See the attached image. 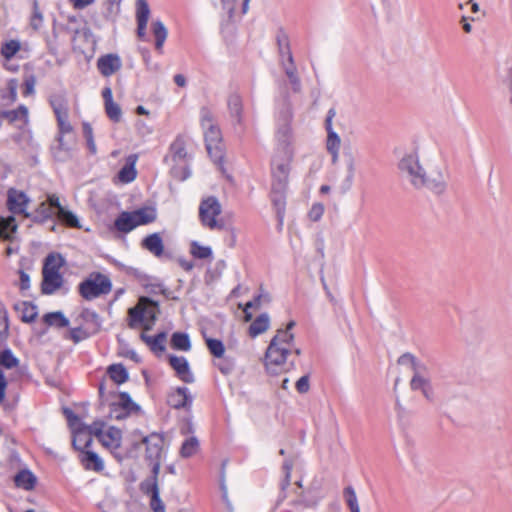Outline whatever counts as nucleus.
Listing matches in <instances>:
<instances>
[{"label":"nucleus","mask_w":512,"mask_h":512,"mask_svg":"<svg viewBox=\"0 0 512 512\" xmlns=\"http://www.w3.org/2000/svg\"><path fill=\"white\" fill-rule=\"evenodd\" d=\"M122 66L121 59L118 55L108 54L102 56L97 61V67L103 76H111L120 70Z\"/></svg>","instance_id":"obj_17"},{"label":"nucleus","mask_w":512,"mask_h":512,"mask_svg":"<svg viewBox=\"0 0 512 512\" xmlns=\"http://www.w3.org/2000/svg\"><path fill=\"white\" fill-rule=\"evenodd\" d=\"M344 497L351 512L360 510L355 490L351 486L344 489Z\"/></svg>","instance_id":"obj_48"},{"label":"nucleus","mask_w":512,"mask_h":512,"mask_svg":"<svg viewBox=\"0 0 512 512\" xmlns=\"http://www.w3.org/2000/svg\"><path fill=\"white\" fill-rule=\"evenodd\" d=\"M18 225L15 217L10 215L0 218V239L5 241H12L13 235L17 231Z\"/></svg>","instance_id":"obj_21"},{"label":"nucleus","mask_w":512,"mask_h":512,"mask_svg":"<svg viewBox=\"0 0 512 512\" xmlns=\"http://www.w3.org/2000/svg\"><path fill=\"white\" fill-rule=\"evenodd\" d=\"M140 338L145 342L153 352H163L165 350L166 333L161 332L155 336H149L144 332L141 333Z\"/></svg>","instance_id":"obj_26"},{"label":"nucleus","mask_w":512,"mask_h":512,"mask_svg":"<svg viewBox=\"0 0 512 512\" xmlns=\"http://www.w3.org/2000/svg\"><path fill=\"white\" fill-rule=\"evenodd\" d=\"M397 362L400 365H409L411 370L417 369L422 364L410 353L401 355Z\"/></svg>","instance_id":"obj_52"},{"label":"nucleus","mask_w":512,"mask_h":512,"mask_svg":"<svg viewBox=\"0 0 512 512\" xmlns=\"http://www.w3.org/2000/svg\"><path fill=\"white\" fill-rule=\"evenodd\" d=\"M92 437L86 432L85 429H79L74 432L73 446L77 450H83L90 446Z\"/></svg>","instance_id":"obj_35"},{"label":"nucleus","mask_w":512,"mask_h":512,"mask_svg":"<svg viewBox=\"0 0 512 512\" xmlns=\"http://www.w3.org/2000/svg\"><path fill=\"white\" fill-rule=\"evenodd\" d=\"M29 217L32 221L36 223H44L45 221L51 219L55 212L52 210V207L47 204V202H41L36 210L33 213H30Z\"/></svg>","instance_id":"obj_31"},{"label":"nucleus","mask_w":512,"mask_h":512,"mask_svg":"<svg viewBox=\"0 0 512 512\" xmlns=\"http://www.w3.org/2000/svg\"><path fill=\"white\" fill-rule=\"evenodd\" d=\"M0 365L6 369H12L19 365V360L10 349H5L0 353Z\"/></svg>","instance_id":"obj_42"},{"label":"nucleus","mask_w":512,"mask_h":512,"mask_svg":"<svg viewBox=\"0 0 512 512\" xmlns=\"http://www.w3.org/2000/svg\"><path fill=\"white\" fill-rule=\"evenodd\" d=\"M0 119L6 120L17 129H24L28 124V109L21 105L15 110L0 111Z\"/></svg>","instance_id":"obj_12"},{"label":"nucleus","mask_w":512,"mask_h":512,"mask_svg":"<svg viewBox=\"0 0 512 512\" xmlns=\"http://www.w3.org/2000/svg\"><path fill=\"white\" fill-rule=\"evenodd\" d=\"M136 226L146 225L156 220V210L152 207H143L132 211Z\"/></svg>","instance_id":"obj_23"},{"label":"nucleus","mask_w":512,"mask_h":512,"mask_svg":"<svg viewBox=\"0 0 512 512\" xmlns=\"http://www.w3.org/2000/svg\"><path fill=\"white\" fill-rule=\"evenodd\" d=\"M324 213V206L320 203L314 204L309 211V218L318 221Z\"/></svg>","instance_id":"obj_57"},{"label":"nucleus","mask_w":512,"mask_h":512,"mask_svg":"<svg viewBox=\"0 0 512 512\" xmlns=\"http://www.w3.org/2000/svg\"><path fill=\"white\" fill-rule=\"evenodd\" d=\"M171 345L174 349L181 351H189L191 349L190 339L186 333H174L171 338Z\"/></svg>","instance_id":"obj_36"},{"label":"nucleus","mask_w":512,"mask_h":512,"mask_svg":"<svg viewBox=\"0 0 512 512\" xmlns=\"http://www.w3.org/2000/svg\"><path fill=\"white\" fill-rule=\"evenodd\" d=\"M104 423L101 421H95L90 426L85 427L84 429L90 435H95L98 439L104 433L103 431Z\"/></svg>","instance_id":"obj_54"},{"label":"nucleus","mask_w":512,"mask_h":512,"mask_svg":"<svg viewBox=\"0 0 512 512\" xmlns=\"http://www.w3.org/2000/svg\"><path fill=\"white\" fill-rule=\"evenodd\" d=\"M170 154L174 162H184L187 158L186 144L183 137L178 136L170 146Z\"/></svg>","instance_id":"obj_29"},{"label":"nucleus","mask_w":512,"mask_h":512,"mask_svg":"<svg viewBox=\"0 0 512 512\" xmlns=\"http://www.w3.org/2000/svg\"><path fill=\"white\" fill-rule=\"evenodd\" d=\"M281 69L283 70L287 80L291 86V89L294 93H300L302 91V83L300 76L298 74L297 66L294 62L283 63L281 64Z\"/></svg>","instance_id":"obj_18"},{"label":"nucleus","mask_w":512,"mask_h":512,"mask_svg":"<svg viewBox=\"0 0 512 512\" xmlns=\"http://www.w3.org/2000/svg\"><path fill=\"white\" fill-rule=\"evenodd\" d=\"M151 466H152V475L150 478L144 480L141 484H140V488H149V486L155 482V484H158V475H159V472H160V467H161V460H155V461H149Z\"/></svg>","instance_id":"obj_47"},{"label":"nucleus","mask_w":512,"mask_h":512,"mask_svg":"<svg viewBox=\"0 0 512 512\" xmlns=\"http://www.w3.org/2000/svg\"><path fill=\"white\" fill-rule=\"evenodd\" d=\"M114 226L118 231L123 233H128L137 227L132 212H122L116 218Z\"/></svg>","instance_id":"obj_28"},{"label":"nucleus","mask_w":512,"mask_h":512,"mask_svg":"<svg viewBox=\"0 0 512 512\" xmlns=\"http://www.w3.org/2000/svg\"><path fill=\"white\" fill-rule=\"evenodd\" d=\"M69 335H70V339L73 340V342H75V343H78L87 338V333L80 327L72 328L69 331Z\"/></svg>","instance_id":"obj_58"},{"label":"nucleus","mask_w":512,"mask_h":512,"mask_svg":"<svg viewBox=\"0 0 512 512\" xmlns=\"http://www.w3.org/2000/svg\"><path fill=\"white\" fill-rule=\"evenodd\" d=\"M206 345L210 353L216 358H222L225 353V347L221 340L206 338Z\"/></svg>","instance_id":"obj_43"},{"label":"nucleus","mask_w":512,"mask_h":512,"mask_svg":"<svg viewBox=\"0 0 512 512\" xmlns=\"http://www.w3.org/2000/svg\"><path fill=\"white\" fill-rule=\"evenodd\" d=\"M295 325L294 321H290L286 329H279L272 338L265 354V366L268 372L276 374L285 364L287 354L291 352L294 341V335L290 330Z\"/></svg>","instance_id":"obj_2"},{"label":"nucleus","mask_w":512,"mask_h":512,"mask_svg":"<svg viewBox=\"0 0 512 512\" xmlns=\"http://www.w3.org/2000/svg\"><path fill=\"white\" fill-rule=\"evenodd\" d=\"M169 363L176 371L177 376L185 383H192L194 376L190 371L189 363L183 356H170Z\"/></svg>","instance_id":"obj_16"},{"label":"nucleus","mask_w":512,"mask_h":512,"mask_svg":"<svg viewBox=\"0 0 512 512\" xmlns=\"http://www.w3.org/2000/svg\"><path fill=\"white\" fill-rule=\"evenodd\" d=\"M114 405L119 406L129 412L134 409H138V406L132 401L129 394L126 392H122L119 394V402Z\"/></svg>","instance_id":"obj_51"},{"label":"nucleus","mask_w":512,"mask_h":512,"mask_svg":"<svg viewBox=\"0 0 512 512\" xmlns=\"http://www.w3.org/2000/svg\"><path fill=\"white\" fill-rule=\"evenodd\" d=\"M141 491L144 494H147L150 496V498H151L150 505L154 512H164L165 511L164 504L160 499V495H159L160 492H159L158 484H155V482H153L149 486V488H141Z\"/></svg>","instance_id":"obj_25"},{"label":"nucleus","mask_w":512,"mask_h":512,"mask_svg":"<svg viewBox=\"0 0 512 512\" xmlns=\"http://www.w3.org/2000/svg\"><path fill=\"white\" fill-rule=\"evenodd\" d=\"M262 298H263V295H258L257 297L254 298L253 301H249L245 305L244 312L246 314L245 315V320L246 321H250L251 318H252V315L250 313H248V309L259 306Z\"/></svg>","instance_id":"obj_63"},{"label":"nucleus","mask_w":512,"mask_h":512,"mask_svg":"<svg viewBox=\"0 0 512 512\" xmlns=\"http://www.w3.org/2000/svg\"><path fill=\"white\" fill-rule=\"evenodd\" d=\"M199 447V442L196 437L192 436L187 438L181 446L180 455L183 458H188L194 455Z\"/></svg>","instance_id":"obj_41"},{"label":"nucleus","mask_w":512,"mask_h":512,"mask_svg":"<svg viewBox=\"0 0 512 512\" xmlns=\"http://www.w3.org/2000/svg\"><path fill=\"white\" fill-rule=\"evenodd\" d=\"M167 403L175 409L189 408L192 404V396L188 388L178 387L168 394Z\"/></svg>","instance_id":"obj_15"},{"label":"nucleus","mask_w":512,"mask_h":512,"mask_svg":"<svg viewBox=\"0 0 512 512\" xmlns=\"http://www.w3.org/2000/svg\"><path fill=\"white\" fill-rule=\"evenodd\" d=\"M143 443L146 445V459L148 461L161 460L164 444L161 435L152 433L144 437Z\"/></svg>","instance_id":"obj_14"},{"label":"nucleus","mask_w":512,"mask_h":512,"mask_svg":"<svg viewBox=\"0 0 512 512\" xmlns=\"http://www.w3.org/2000/svg\"><path fill=\"white\" fill-rule=\"evenodd\" d=\"M56 119L58 124V130L61 134H67L72 132L73 128L68 120V114L57 116Z\"/></svg>","instance_id":"obj_53"},{"label":"nucleus","mask_w":512,"mask_h":512,"mask_svg":"<svg viewBox=\"0 0 512 512\" xmlns=\"http://www.w3.org/2000/svg\"><path fill=\"white\" fill-rule=\"evenodd\" d=\"M105 111L107 116L114 122H119L122 116L120 106L113 102L105 104Z\"/></svg>","instance_id":"obj_49"},{"label":"nucleus","mask_w":512,"mask_h":512,"mask_svg":"<svg viewBox=\"0 0 512 512\" xmlns=\"http://www.w3.org/2000/svg\"><path fill=\"white\" fill-rule=\"evenodd\" d=\"M65 259L57 253H50L44 260L43 280L41 290L43 294L51 295L55 293L63 284V277L60 269L64 266Z\"/></svg>","instance_id":"obj_4"},{"label":"nucleus","mask_w":512,"mask_h":512,"mask_svg":"<svg viewBox=\"0 0 512 512\" xmlns=\"http://www.w3.org/2000/svg\"><path fill=\"white\" fill-rule=\"evenodd\" d=\"M20 50V43L17 40H10L1 47L2 56L9 60Z\"/></svg>","instance_id":"obj_45"},{"label":"nucleus","mask_w":512,"mask_h":512,"mask_svg":"<svg viewBox=\"0 0 512 512\" xmlns=\"http://www.w3.org/2000/svg\"><path fill=\"white\" fill-rule=\"evenodd\" d=\"M236 1L237 0H221L222 8L227 12L229 18H231L233 15L236 6Z\"/></svg>","instance_id":"obj_64"},{"label":"nucleus","mask_w":512,"mask_h":512,"mask_svg":"<svg viewBox=\"0 0 512 512\" xmlns=\"http://www.w3.org/2000/svg\"><path fill=\"white\" fill-rule=\"evenodd\" d=\"M157 307V302L146 297L140 298L139 304L128 311L130 317L129 327L136 328L139 324H142L146 315L151 318V324H153L156 319L155 309Z\"/></svg>","instance_id":"obj_9"},{"label":"nucleus","mask_w":512,"mask_h":512,"mask_svg":"<svg viewBox=\"0 0 512 512\" xmlns=\"http://www.w3.org/2000/svg\"><path fill=\"white\" fill-rule=\"evenodd\" d=\"M151 29L155 38V49L161 53L163 45L168 36V31L163 22L160 20L153 21L151 24Z\"/></svg>","instance_id":"obj_24"},{"label":"nucleus","mask_w":512,"mask_h":512,"mask_svg":"<svg viewBox=\"0 0 512 512\" xmlns=\"http://www.w3.org/2000/svg\"><path fill=\"white\" fill-rule=\"evenodd\" d=\"M276 42L278 50L290 46L288 35L282 30L277 33Z\"/></svg>","instance_id":"obj_62"},{"label":"nucleus","mask_w":512,"mask_h":512,"mask_svg":"<svg viewBox=\"0 0 512 512\" xmlns=\"http://www.w3.org/2000/svg\"><path fill=\"white\" fill-rule=\"evenodd\" d=\"M122 433L121 430L116 427H109L98 439L103 446L114 451L121 445Z\"/></svg>","instance_id":"obj_19"},{"label":"nucleus","mask_w":512,"mask_h":512,"mask_svg":"<svg viewBox=\"0 0 512 512\" xmlns=\"http://www.w3.org/2000/svg\"><path fill=\"white\" fill-rule=\"evenodd\" d=\"M401 176L414 188L416 183L421 181L420 175L425 167L420 163L416 150L405 153L398 163Z\"/></svg>","instance_id":"obj_8"},{"label":"nucleus","mask_w":512,"mask_h":512,"mask_svg":"<svg viewBox=\"0 0 512 512\" xmlns=\"http://www.w3.org/2000/svg\"><path fill=\"white\" fill-rule=\"evenodd\" d=\"M111 289L112 284L110 279L101 273L90 275L79 285V293L86 300H92L101 295H106L110 293Z\"/></svg>","instance_id":"obj_7"},{"label":"nucleus","mask_w":512,"mask_h":512,"mask_svg":"<svg viewBox=\"0 0 512 512\" xmlns=\"http://www.w3.org/2000/svg\"><path fill=\"white\" fill-rule=\"evenodd\" d=\"M150 17V8L146 0H136L137 36L140 40H147V24Z\"/></svg>","instance_id":"obj_11"},{"label":"nucleus","mask_w":512,"mask_h":512,"mask_svg":"<svg viewBox=\"0 0 512 512\" xmlns=\"http://www.w3.org/2000/svg\"><path fill=\"white\" fill-rule=\"evenodd\" d=\"M81 462L87 470L102 471L104 464L101 458L93 451H84Z\"/></svg>","instance_id":"obj_27"},{"label":"nucleus","mask_w":512,"mask_h":512,"mask_svg":"<svg viewBox=\"0 0 512 512\" xmlns=\"http://www.w3.org/2000/svg\"><path fill=\"white\" fill-rule=\"evenodd\" d=\"M419 178L420 183L414 187L417 190H428L435 195H442L447 190L448 177L440 166L425 167Z\"/></svg>","instance_id":"obj_5"},{"label":"nucleus","mask_w":512,"mask_h":512,"mask_svg":"<svg viewBox=\"0 0 512 512\" xmlns=\"http://www.w3.org/2000/svg\"><path fill=\"white\" fill-rule=\"evenodd\" d=\"M200 123L204 131V139L209 156L214 162H220L223 159L222 134L209 108H201Z\"/></svg>","instance_id":"obj_3"},{"label":"nucleus","mask_w":512,"mask_h":512,"mask_svg":"<svg viewBox=\"0 0 512 512\" xmlns=\"http://www.w3.org/2000/svg\"><path fill=\"white\" fill-rule=\"evenodd\" d=\"M50 104L56 117L68 114L67 100L64 95L56 94L51 96Z\"/></svg>","instance_id":"obj_34"},{"label":"nucleus","mask_w":512,"mask_h":512,"mask_svg":"<svg viewBox=\"0 0 512 512\" xmlns=\"http://www.w3.org/2000/svg\"><path fill=\"white\" fill-rule=\"evenodd\" d=\"M270 325V318L267 313L260 314L250 325L249 334L251 337H256L268 330Z\"/></svg>","instance_id":"obj_30"},{"label":"nucleus","mask_w":512,"mask_h":512,"mask_svg":"<svg viewBox=\"0 0 512 512\" xmlns=\"http://www.w3.org/2000/svg\"><path fill=\"white\" fill-rule=\"evenodd\" d=\"M341 140L336 132H330L327 135L326 147L328 152L332 155V162L336 163L339 157Z\"/></svg>","instance_id":"obj_33"},{"label":"nucleus","mask_w":512,"mask_h":512,"mask_svg":"<svg viewBox=\"0 0 512 512\" xmlns=\"http://www.w3.org/2000/svg\"><path fill=\"white\" fill-rule=\"evenodd\" d=\"M19 130H20V132L13 135L12 139L15 143L21 145L23 142H27L30 140L31 134H30V131L27 130L26 128L19 129Z\"/></svg>","instance_id":"obj_59"},{"label":"nucleus","mask_w":512,"mask_h":512,"mask_svg":"<svg viewBox=\"0 0 512 512\" xmlns=\"http://www.w3.org/2000/svg\"><path fill=\"white\" fill-rule=\"evenodd\" d=\"M14 481L17 487L30 490L34 487L36 478L29 470H21L16 474Z\"/></svg>","instance_id":"obj_32"},{"label":"nucleus","mask_w":512,"mask_h":512,"mask_svg":"<svg viewBox=\"0 0 512 512\" xmlns=\"http://www.w3.org/2000/svg\"><path fill=\"white\" fill-rule=\"evenodd\" d=\"M44 321L49 326H56L59 328L67 327L69 325V320L60 311L46 314L44 316Z\"/></svg>","instance_id":"obj_38"},{"label":"nucleus","mask_w":512,"mask_h":512,"mask_svg":"<svg viewBox=\"0 0 512 512\" xmlns=\"http://www.w3.org/2000/svg\"><path fill=\"white\" fill-rule=\"evenodd\" d=\"M17 308L21 309V320L23 322L31 323L38 315L37 307L30 302H23Z\"/></svg>","instance_id":"obj_39"},{"label":"nucleus","mask_w":512,"mask_h":512,"mask_svg":"<svg viewBox=\"0 0 512 512\" xmlns=\"http://www.w3.org/2000/svg\"><path fill=\"white\" fill-rule=\"evenodd\" d=\"M190 252L195 258L198 259H207L212 255V250L210 247L202 246L196 241L191 243Z\"/></svg>","instance_id":"obj_44"},{"label":"nucleus","mask_w":512,"mask_h":512,"mask_svg":"<svg viewBox=\"0 0 512 512\" xmlns=\"http://www.w3.org/2000/svg\"><path fill=\"white\" fill-rule=\"evenodd\" d=\"M43 24V15L39 10L37 1L33 3V13L30 18V25L34 30H38L41 28Z\"/></svg>","instance_id":"obj_50"},{"label":"nucleus","mask_w":512,"mask_h":512,"mask_svg":"<svg viewBox=\"0 0 512 512\" xmlns=\"http://www.w3.org/2000/svg\"><path fill=\"white\" fill-rule=\"evenodd\" d=\"M426 370L425 365L421 364L417 369L412 370L413 376L410 381V388L412 390H421L424 397L428 400L431 399V386L430 380L424 375Z\"/></svg>","instance_id":"obj_13"},{"label":"nucleus","mask_w":512,"mask_h":512,"mask_svg":"<svg viewBox=\"0 0 512 512\" xmlns=\"http://www.w3.org/2000/svg\"><path fill=\"white\" fill-rule=\"evenodd\" d=\"M56 214H57V218L66 226L72 227V228H80L81 227L77 216L73 212L67 210L66 208H61L60 212L56 213Z\"/></svg>","instance_id":"obj_40"},{"label":"nucleus","mask_w":512,"mask_h":512,"mask_svg":"<svg viewBox=\"0 0 512 512\" xmlns=\"http://www.w3.org/2000/svg\"><path fill=\"white\" fill-rule=\"evenodd\" d=\"M222 212L220 202L216 197L210 196L203 199L199 205V218L203 226L210 230H224L225 223L218 219Z\"/></svg>","instance_id":"obj_6"},{"label":"nucleus","mask_w":512,"mask_h":512,"mask_svg":"<svg viewBox=\"0 0 512 512\" xmlns=\"http://www.w3.org/2000/svg\"><path fill=\"white\" fill-rule=\"evenodd\" d=\"M228 107L230 110V113L237 117L238 120H240V115L242 112V100L239 95L232 94L228 98Z\"/></svg>","instance_id":"obj_46"},{"label":"nucleus","mask_w":512,"mask_h":512,"mask_svg":"<svg viewBox=\"0 0 512 512\" xmlns=\"http://www.w3.org/2000/svg\"><path fill=\"white\" fill-rule=\"evenodd\" d=\"M217 367L222 374L228 375L234 369V362L229 359H223L220 363L217 364Z\"/></svg>","instance_id":"obj_61"},{"label":"nucleus","mask_w":512,"mask_h":512,"mask_svg":"<svg viewBox=\"0 0 512 512\" xmlns=\"http://www.w3.org/2000/svg\"><path fill=\"white\" fill-rule=\"evenodd\" d=\"M293 107L287 91L281 95L276 116L277 150L271 162V201L276 207L279 217L284 212L285 194L288 187L290 165L293 159Z\"/></svg>","instance_id":"obj_1"},{"label":"nucleus","mask_w":512,"mask_h":512,"mask_svg":"<svg viewBox=\"0 0 512 512\" xmlns=\"http://www.w3.org/2000/svg\"><path fill=\"white\" fill-rule=\"evenodd\" d=\"M141 245L155 257H161L164 253V244L159 233H153L146 236L142 240Z\"/></svg>","instance_id":"obj_20"},{"label":"nucleus","mask_w":512,"mask_h":512,"mask_svg":"<svg viewBox=\"0 0 512 512\" xmlns=\"http://www.w3.org/2000/svg\"><path fill=\"white\" fill-rule=\"evenodd\" d=\"M30 203V198L20 190L10 188L7 191L6 206L12 214L23 215L25 218L30 217L31 214L27 212Z\"/></svg>","instance_id":"obj_10"},{"label":"nucleus","mask_w":512,"mask_h":512,"mask_svg":"<svg viewBox=\"0 0 512 512\" xmlns=\"http://www.w3.org/2000/svg\"><path fill=\"white\" fill-rule=\"evenodd\" d=\"M110 378L117 384H122L127 381L128 373L125 367L121 364H113L108 368Z\"/></svg>","instance_id":"obj_37"},{"label":"nucleus","mask_w":512,"mask_h":512,"mask_svg":"<svg viewBox=\"0 0 512 512\" xmlns=\"http://www.w3.org/2000/svg\"><path fill=\"white\" fill-rule=\"evenodd\" d=\"M129 414V411L119 407V406H115V405H112L111 409H110V418L112 419H116V420H122L124 418H126Z\"/></svg>","instance_id":"obj_56"},{"label":"nucleus","mask_w":512,"mask_h":512,"mask_svg":"<svg viewBox=\"0 0 512 512\" xmlns=\"http://www.w3.org/2000/svg\"><path fill=\"white\" fill-rule=\"evenodd\" d=\"M310 384H309V376L304 375L300 377L296 382V389L299 393L303 394L309 391Z\"/></svg>","instance_id":"obj_60"},{"label":"nucleus","mask_w":512,"mask_h":512,"mask_svg":"<svg viewBox=\"0 0 512 512\" xmlns=\"http://www.w3.org/2000/svg\"><path fill=\"white\" fill-rule=\"evenodd\" d=\"M137 161L136 155H130L127 158L126 164L118 172V178L122 183L132 182L136 178L135 164Z\"/></svg>","instance_id":"obj_22"},{"label":"nucleus","mask_w":512,"mask_h":512,"mask_svg":"<svg viewBox=\"0 0 512 512\" xmlns=\"http://www.w3.org/2000/svg\"><path fill=\"white\" fill-rule=\"evenodd\" d=\"M278 55H279V66H281V64H283V63L294 62V57L292 55L290 46L286 47V48L279 49Z\"/></svg>","instance_id":"obj_55"}]
</instances>
